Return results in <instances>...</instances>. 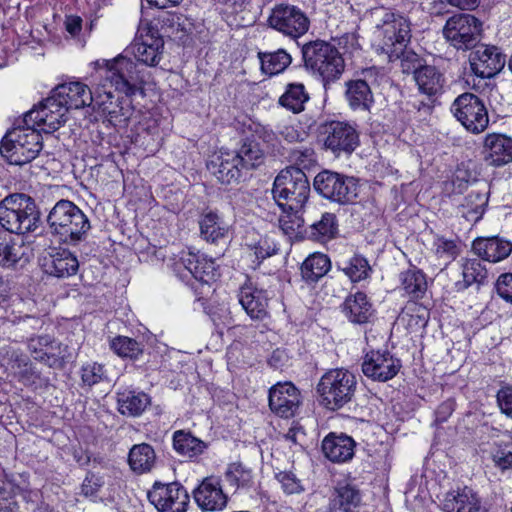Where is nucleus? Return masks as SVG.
<instances>
[{
	"mask_svg": "<svg viewBox=\"0 0 512 512\" xmlns=\"http://www.w3.org/2000/svg\"><path fill=\"white\" fill-rule=\"evenodd\" d=\"M28 350L34 360L53 369H63L69 360V348L49 335L32 337Z\"/></svg>",
	"mask_w": 512,
	"mask_h": 512,
	"instance_id": "nucleus-15",
	"label": "nucleus"
},
{
	"mask_svg": "<svg viewBox=\"0 0 512 512\" xmlns=\"http://www.w3.org/2000/svg\"><path fill=\"white\" fill-rule=\"evenodd\" d=\"M451 111L458 121L470 132H483L489 123L488 112L484 102L473 93H463L458 96Z\"/></svg>",
	"mask_w": 512,
	"mask_h": 512,
	"instance_id": "nucleus-14",
	"label": "nucleus"
},
{
	"mask_svg": "<svg viewBox=\"0 0 512 512\" xmlns=\"http://www.w3.org/2000/svg\"><path fill=\"white\" fill-rule=\"evenodd\" d=\"M482 22L474 15L457 13L443 27L444 39L458 51L472 50L482 39Z\"/></svg>",
	"mask_w": 512,
	"mask_h": 512,
	"instance_id": "nucleus-10",
	"label": "nucleus"
},
{
	"mask_svg": "<svg viewBox=\"0 0 512 512\" xmlns=\"http://www.w3.org/2000/svg\"><path fill=\"white\" fill-rule=\"evenodd\" d=\"M258 58L262 72L270 76L282 73L292 62L291 55L284 49L274 52H259Z\"/></svg>",
	"mask_w": 512,
	"mask_h": 512,
	"instance_id": "nucleus-45",
	"label": "nucleus"
},
{
	"mask_svg": "<svg viewBox=\"0 0 512 512\" xmlns=\"http://www.w3.org/2000/svg\"><path fill=\"white\" fill-rule=\"evenodd\" d=\"M304 66L321 78L325 89L339 80L345 70V61L339 50L330 42L314 40L301 48Z\"/></svg>",
	"mask_w": 512,
	"mask_h": 512,
	"instance_id": "nucleus-3",
	"label": "nucleus"
},
{
	"mask_svg": "<svg viewBox=\"0 0 512 512\" xmlns=\"http://www.w3.org/2000/svg\"><path fill=\"white\" fill-rule=\"evenodd\" d=\"M318 139L323 149L335 157L350 156L360 145L357 125L348 121L331 120L320 124Z\"/></svg>",
	"mask_w": 512,
	"mask_h": 512,
	"instance_id": "nucleus-8",
	"label": "nucleus"
},
{
	"mask_svg": "<svg viewBox=\"0 0 512 512\" xmlns=\"http://www.w3.org/2000/svg\"><path fill=\"white\" fill-rule=\"evenodd\" d=\"M234 152L245 171L257 169L264 164L266 159L265 152L254 139H244L239 149Z\"/></svg>",
	"mask_w": 512,
	"mask_h": 512,
	"instance_id": "nucleus-40",
	"label": "nucleus"
},
{
	"mask_svg": "<svg viewBox=\"0 0 512 512\" xmlns=\"http://www.w3.org/2000/svg\"><path fill=\"white\" fill-rule=\"evenodd\" d=\"M239 303L251 319L263 320L268 316V296L263 289L244 284L239 291Z\"/></svg>",
	"mask_w": 512,
	"mask_h": 512,
	"instance_id": "nucleus-29",
	"label": "nucleus"
},
{
	"mask_svg": "<svg viewBox=\"0 0 512 512\" xmlns=\"http://www.w3.org/2000/svg\"><path fill=\"white\" fill-rule=\"evenodd\" d=\"M284 438L291 442L293 445L303 446L302 442L305 439V432L301 427L292 426L288 432L284 435Z\"/></svg>",
	"mask_w": 512,
	"mask_h": 512,
	"instance_id": "nucleus-64",
	"label": "nucleus"
},
{
	"mask_svg": "<svg viewBox=\"0 0 512 512\" xmlns=\"http://www.w3.org/2000/svg\"><path fill=\"white\" fill-rule=\"evenodd\" d=\"M345 98L353 111L370 112L374 105V95L366 80L355 79L345 83Z\"/></svg>",
	"mask_w": 512,
	"mask_h": 512,
	"instance_id": "nucleus-32",
	"label": "nucleus"
},
{
	"mask_svg": "<svg viewBox=\"0 0 512 512\" xmlns=\"http://www.w3.org/2000/svg\"><path fill=\"white\" fill-rule=\"evenodd\" d=\"M246 246L254 253L258 263L278 252L276 244L267 236L259 237L258 240L246 243Z\"/></svg>",
	"mask_w": 512,
	"mask_h": 512,
	"instance_id": "nucleus-55",
	"label": "nucleus"
},
{
	"mask_svg": "<svg viewBox=\"0 0 512 512\" xmlns=\"http://www.w3.org/2000/svg\"><path fill=\"white\" fill-rule=\"evenodd\" d=\"M11 368L18 380L25 385L32 384L39 378V375L37 374L30 359L24 354L15 352L12 354Z\"/></svg>",
	"mask_w": 512,
	"mask_h": 512,
	"instance_id": "nucleus-49",
	"label": "nucleus"
},
{
	"mask_svg": "<svg viewBox=\"0 0 512 512\" xmlns=\"http://www.w3.org/2000/svg\"><path fill=\"white\" fill-rule=\"evenodd\" d=\"M268 26L292 40L305 35L310 28L306 13L295 5H275L267 19Z\"/></svg>",
	"mask_w": 512,
	"mask_h": 512,
	"instance_id": "nucleus-12",
	"label": "nucleus"
},
{
	"mask_svg": "<svg viewBox=\"0 0 512 512\" xmlns=\"http://www.w3.org/2000/svg\"><path fill=\"white\" fill-rule=\"evenodd\" d=\"M484 160L488 165L499 167L512 161V138L502 134L486 136L483 147Z\"/></svg>",
	"mask_w": 512,
	"mask_h": 512,
	"instance_id": "nucleus-24",
	"label": "nucleus"
},
{
	"mask_svg": "<svg viewBox=\"0 0 512 512\" xmlns=\"http://www.w3.org/2000/svg\"><path fill=\"white\" fill-rule=\"evenodd\" d=\"M101 486V479L90 473L85 477L81 485V494L85 497H95Z\"/></svg>",
	"mask_w": 512,
	"mask_h": 512,
	"instance_id": "nucleus-62",
	"label": "nucleus"
},
{
	"mask_svg": "<svg viewBox=\"0 0 512 512\" xmlns=\"http://www.w3.org/2000/svg\"><path fill=\"white\" fill-rule=\"evenodd\" d=\"M442 509L444 512H481V499L473 489L465 486L446 493Z\"/></svg>",
	"mask_w": 512,
	"mask_h": 512,
	"instance_id": "nucleus-30",
	"label": "nucleus"
},
{
	"mask_svg": "<svg viewBox=\"0 0 512 512\" xmlns=\"http://www.w3.org/2000/svg\"><path fill=\"white\" fill-rule=\"evenodd\" d=\"M208 168L222 184L239 182L245 171L235 152H224L211 160Z\"/></svg>",
	"mask_w": 512,
	"mask_h": 512,
	"instance_id": "nucleus-25",
	"label": "nucleus"
},
{
	"mask_svg": "<svg viewBox=\"0 0 512 512\" xmlns=\"http://www.w3.org/2000/svg\"><path fill=\"white\" fill-rule=\"evenodd\" d=\"M331 263L327 255L314 253L301 265V275L307 283H315L330 270Z\"/></svg>",
	"mask_w": 512,
	"mask_h": 512,
	"instance_id": "nucleus-43",
	"label": "nucleus"
},
{
	"mask_svg": "<svg viewBox=\"0 0 512 512\" xmlns=\"http://www.w3.org/2000/svg\"><path fill=\"white\" fill-rule=\"evenodd\" d=\"M469 64L477 77L492 78L504 68L506 56L497 46L479 43L471 50Z\"/></svg>",
	"mask_w": 512,
	"mask_h": 512,
	"instance_id": "nucleus-17",
	"label": "nucleus"
},
{
	"mask_svg": "<svg viewBox=\"0 0 512 512\" xmlns=\"http://www.w3.org/2000/svg\"><path fill=\"white\" fill-rule=\"evenodd\" d=\"M341 270L352 282H359L369 276L371 267L365 257L362 255H355L348 262L344 263Z\"/></svg>",
	"mask_w": 512,
	"mask_h": 512,
	"instance_id": "nucleus-53",
	"label": "nucleus"
},
{
	"mask_svg": "<svg viewBox=\"0 0 512 512\" xmlns=\"http://www.w3.org/2000/svg\"><path fill=\"white\" fill-rule=\"evenodd\" d=\"M429 310L418 303H411L401 313V319L407 320V326L413 331L426 327L429 320Z\"/></svg>",
	"mask_w": 512,
	"mask_h": 512,
	"instance_id": "nucleus-50",
	"label": "nucleus"
},
{
	"mask_svg": "<svg viewBox=\"0 0 512 512\" xmlns=\"http://www.w3.org/2000/svg\"><path fill=\"white\" fill-rule=\"evenodd\" d=\"M313 186L323 198L339 205L353 204L359 193L358 178L331 170L319 172Z\"/></svg>",
	"mask_w": 512,
	"mask_h": 512,
	"instance_id": "nucleus-9",
	"label": "nucleus"
},
{
	"mask_svg": "<svg viewBox=\"0 0 512 512\" xmlns=\"http://www.w3.org/2000/svg\"><path fill=\"white\" fill-rule=\"evenodd\" d=\"M387 56L390 62L400 60L402 72L405 74H413V77L416 75L418 70L422 69V67L426 65L425 59L413 50L408 49L407 45H404L402 49H399V52L388 53Z\"/></svg>",
	"mask_w": 512,
	"mask_h": 512,
	"instance_id": "nucleus-48",
	"label": "nucleus"
},
{
	"mask_svg": "<svg viewBox=\"0 0 512 512\" xmlns=\"http://www.w3.org/2000/svg\"><path fill=\"white\" fill-rule=\"evenodd\" d=\"M50 233L59 242L77 245L84 241L91 229L87 215L72 201L61 199L47 215Z\"/></svg>",
	"mask_w": 512,
	"mask_h": 512,
	"instance_id": "nucleus-2",
	"label": "nucleus"
},
{
	"mask_svg": "<svg viewBox=\"0 0 512 512\" xmlns=\"http://www.w3.org/2000/svg\"><path fill=\"white\" fill-rule=\"evenodd\" d=\"M107 67L106 78L112 86L125 96L135 95L145 84L144 70L126 56L119 55L113 60L104 61Z\"/></svg>",
	"mask_w": 512,
	"mask_h": 512,
	"instance_id": "nucleus-11",
	"label": "nucleus"
},
{
	"mask_svg": "<svg viewBox=\"0 0 512 512\" xmlns=\"http://www.w3.org/2000/svg\"><path fill=\"white\" fill-rule=\"evenodd\" d=\"M496 290L502 299L512 304V273L499 276L496 282Z\"/></svg>",
	"mask_w": 512,
	"mask_h": 512,
	"instance_id": "nucleus-61",
	"label": "nucleus"
},
{
	"mask_svg": "<svg viewBox=\"0 0 512 512\" xmlns=\"http://www.w3.org/2000/svg\"><path fill=\"white\" fill-rule=\"evenodd\" d=\"M462 276L463 280L455 283L457 291H463L473 284H485L488 271L479 259H466L462 264Z\"/></svg>",
	"mask_w": 512,
	"mask_h": 512,
	"instance_id": "nucleus-41",
	"label": "nucleus"
},
{
	"mask_svg": "<svg viewBox=\"0 0 512 512\" xmlns=\"http://www.w3.org/2000/svg\"><path fill=\"white\" fill-rule=\"evenodd\" d=\"M272 194L282 211L304 210L310 195V182L301 168L289 166L274 179Z\"/></svg>",
	"mask_w": 512,
	"mask_h": 512,
	"instance_id": "nucleus-6",
	"label": "nucleus"
},
{
	"mask_svg": "<svg viewBox=\"0 0 512 512\" xmlns=\"http://www.w3.org/2000/svg\"><path fill=\"white\" fill-rule=\"evenodd\" d=\"M303 213L304 210L283 211V215L279 218V225L285 235L289 237L304 235L306 227Z\"/></svg>",
	"mask_w": 512,
	"mask_h": 512,
	"instance_id": "nucleus-51",
	"label": "nucleus"
},
{
	"mask_svg": "<svg viewBox=\"0 0 512 512\" xmlns=\"http://www.w3.org/2000/svg\"><path fill=\"white\" fill-rule=\"evenodd\" d=\"M150 402V397L144 392L124 391L118 394L119 411L123 415L139 416Z\"/></svg>",
	"mask_w": 512,
	"mask_h": 512,
	"instance_id": "nucleus-42",
	"label": "nucleus"
},
{
	"mask_svg": "<svg viewBox=\"0 0 512 512\" xmlns=\"http://www.w3.org/2000/svg\"><path fill=\"white\" fill-rule=\"evenodd\" d=\"M488 204V194L480 190H472L461 204L462 216L469 222L476 223L484 215Z\"/></svg>",
	"mask_w": 512,
	"mask_h": 512,
	"instance_id": "nucleus-44",
	"label": "nucleus"
},
{
	"mask_svg": "<svg viewBox=\"0 0 512 512\" xmlns=\"http://www.w3.org/2000/svg\"><path fill=\"white\" fill-rule=\"evenodd\" d=\"M355 441L346 434H328L322 441V451L332 462L342 463L354 456Z\"/></svg>",
	"mask_w": 512,
	"mask_h": 512,
	"instance_id": "nucleus-31",
	"label": "nucleus"
},
{
	"mask_svg": "<svg viewBox=\"0 0 512 512\" xmlns=\"http://www.w3.org/2000/svg\"><path fill=\"white\" fill-rule=\"evenodd\" d=\"M130 96L116 98L111 92H105L96 98L93 109L105 116L114 127H126L134 114Z\"/></svg>",
	"mask_w": 512,
	"mask_h": 512,
	"instance_id": "nucleus-19",
	"label": "nucleus"
},
{
	"mask_svg": "<svg viewBox=\"0 0 512 512\" xmlns=\"http://www.w3.org/2000/svg\"><path fill=\"white\" fill-rule=\"evenodd\" d=\"M66 114V108L59 103L56 95L52 92L49 97L24 115L22 123L32 125L40 132L51 134L66 122Z\"/></svg>",
	"mask_w": 512,
	"mask_h": 512,
	"instance_id": "nucleus-13",
	"label": "nucleus"
},
{
	"mask_svg": "<svg viewBox=\"0 0 512 512\" xmlns=\"http://www.w3.org/2000/svg\"><path fill=\"white\" fill-rule=\"evenodd\" d=\"M181 269L186 273L181 274V278H187L188 274L196 280L209 283L217 275L215 262L204 254L193 252H182L179 260L174 263V270L179 272Z\"/></svg>",
	"mask_w": 512,
	"mask_h": 512,
	"instance_id": "nucleus-21",
	"label": "nucleus"
},
{
	"mask_svg": "<svg viewBox=\"0 0 512 512\" xmlns=\"http://www.w3.org/2000/svg\"><path fill=\"white\" fill-rule=\"evenodd\" d=\"M401 366V361L389 351L372 350L364 357L362 372L375 381L386 382L398 374Z\"/></svg>",
	"mask_w": 512,
	"mask_h": 512,
	"instance_id": "nucleus-20",
	"label": "nucleus"
},
{
	"mask_svg": "<svg viewBox=\"0 0 512 512\" xmlns=\"http://www.w3.org/2000/svg\"><path fill=\"white\" fill-rule=\"evenodd\" d=\"M200 235L208 242L215 243L219 239L224 238L228 232V227L213 210L205 209L199 217Z\"/></svg>",
	"mask_w": 512,
	"mask_h": 512,
	"instance_id": "nucleus-36",
	"label": "nucleus"
},
{
	"mask_svg": "<svg viewBox=\"0 0 512 512\" xmlns=\"http://www.w3.org/2000/svg\"><path fill=\"white\" fill-rule=\"evenodd\" d=\"M43 149L40 130L22 120L7 131L0 142V153L11 165L22 166L34 160Z\"/></svg>",
	"mask_w": 512,
	"mask_h": 512,
	"instance_id": "nucleus-5",
	"label": "nucleus"
},
{
	"mask_svg": "<svg viewBox=\"0 0 512 512\" xmlns=\"http://www.w3.org/2000/svg\"><path fill=\"white\" fill-rule=\"evenodd\" d=\"M310 96L303 83L293 82L286 85L284 93L280 96L278 103L294 114L305 110V105Z\"/></svg>",
	"mask_w": 512,
	"mask_h": 512,
	"instance_id": "nucleus-38",
	"label": "nucleus"
},
{
	"mask_svg": "<svg viewBox=\"0 0 512 512\" xmlns=\"http://www.w3.org/2000/svg\"><path fill=\"white\" fill-rule=\"evenodd\" d=\"M66 112L69 109H80L85 106L95 104L96 98L93 97L90 88L82 82H70L58 85L52 91Z\"/></svg>",
	"mask_w": 512,
	"mask_h": 512,
	"instance_id": "nucleus-23",
	"label": "nucleus"
},
{
	"mask_svg": "<svg viewBox=\"0 0 512 512\" xmlns=\"http://www.w3.org/2000/svg\"><path fill=\"white\" fill-rule=\"evenodd\" d=\"M357 389L356 376L347 369H330L317 384L319 401L326 409L337 411L354 400Z\"/></svg>",
	"mask_w": 512,
	"mask_h": 512,
	"instance_id": "nucleus-7",
	"label": "nucleus"
},
{
	"mask_svg": "<svg viewBox=\"0 0 512 512\" xmlns=\"http://www.w3.org/2000/svg\"><path fill=\"white\" fill-rule=\"evenodd\" d=\"M472 249L479 257L488 262H499L512 252V243L499 237L477 238Z\"/></svg>",
	"mask_w": 512,
	"mask_h": 512,
	"instance_id": "nucleus-33",
	"label": "nucleus"
},
{
	"mask_svg": "<svg viewBox=\"0 0 512 512\" xmlns=\"http://www.w3.org/2000/svg\"><path fill=\"white\" fill-rule=\"evenodd\" d=\"M362 500V494L356 484L350 480L338 481L332 492L329 510L352 512Z\"/></svg>",
	"mask_w": 512,
	"mask_h": 512,
	"instance_id": "nucleus-28",
	"label": "nucleus"
},
{
	"mask_svg": "<svg viewBox=\"0 0 512 512\" xmlns=\"http://www.w3.org/2000/svg\"><path fill=\"white\" fill-rule=\"evenodd\" d=\"M110 347L120 357L137 358L143 351L139 342L126 336L115 337Z\"/></svg>",
	"mask_w": 512,
	"mask_h": 512,
	"instance_id": "nucleus-54",
	"label": "nucleus"
},
{
	"mask_svg": "<svg viewBox=\"0 0 512 512\" xmlns=\"http://www.w3.org/2000/svg\"><path fill=\"white\" fill-rule=\"evenodd\" d=\"M44 271L57 278H68L76 275L79 269L77 257L68 249H54L44 259Z\"/></svg>",
	"mask_w": 512,
	"mask_h": 512,
	"instance_id": "nucleus-27",
	"label": "nucleus"
},
{
	"mask_svg": "<svg viewBox=\"0 0 512 512\" xmlns=\"http://www.w3.org/2000/svg\"><path fill=\"white\" fill-rule=\"evenodd\" d=\"M104 378V367L98 363L84 365L81 369V379L89 387L101 382Z\"/></svg>",
	"mask_w": 512,
	"mask_h": 512,
	"instance_id": "nucleus-59",
	"label": "nucleus"
},
{
	"mask_svg": "<svg viewBox=\"0 0 512 512\" xmlns=\"http://www.w3.org/2000/svg\"><path fill=\"white\" fill-rule=\"evenodd\" d=\"M173 447L184 456L194 457L201 454L207 446L191 432L178 430L173 434Z\"/></svg>",
	"mask_w": 512,
	"mask_h": 512,
	"instance_id": "nucleus-47",
	"label": "nucleus"
},
{
	"mask_svg": "<svg viewBox=\"0 0 512 512\" xmlns=\"http://www.w3.org/2000/svg\"><path fill=\"white\" fill-rule=\"evenodd\" d=\"M290 161L294 163V167L304 169L310 168L316 163L315 152L312 148L292 149L289 153Z\"/></svg>",
	"mask_w": 512,
	"mask_h": 512,
	"instance_id": "nucleus-58",
	"label": "nucleus"
},
{
	"mask_svg": "<svg viewBox=\"0 0 512 512\" xmlns=\"http://www.w3.org/2000/svg\"><path fill=\"white\" fill-rule=\"evenodd\" d=\"M374 34L378 49L384 53L399 52L411 39V22L404 11L380 7L374 10Z\"/></svg>",
	"mask_w": 512,
	"mask_h": 512,
	"instance_id": "nucleus-4",
	"label": "nucleus"
},
{
	"mask_svg": "<svg viewBox=\"0 0 512 512\" xmlns=\"http://www.w3.org/2000/svg\"><path fill=\"white\" fill-rule=\"evenodd\" d=\"M225 477L235 489L249 488L253 484L251 469L242 463H231L225 472Z\"/></svg>",
	"mask_w": 512,
	"mask_h": 512,
	"instance_id": "nucleus-52",
	"label": "nucleus"
},
{
	"mask_svg": "<svg viewBox=\"0 0 512 512\" xmlns=\"http://www.w3.org/2000/svg\"><path fill=\"white\" fill-rule=\"evenodd\" d=\"M402 289L413 298H422L427 290V280L425 274L412 267L400 274Z\"/></svg>",
	"mask_w": 512,
	"mask_h": 512,
	"instance_id": "nucleus-46",
	"label": "nucleus"
},
{
	"mask_svg": "<svg viewBox=\"0 0 512 512\" xmlns=\"http://www.w3.org/2000/svg\"><path fill=\"white\" fill-rule=\"evenodd\" d=\"M163 47V38L151 33L150 35L147 34L141 41L133 43L131 48L138 62L147 66H156L161 60Z\"/></svg>",
	"mask_w": 512,
	"mask_h": 512,
	"instance_id": "nucleus-35",
	"label": "nucleus"
},
{
	"mask_svg": "<svg viewBox=\"0 0 512 512\" xmlns=\"http://www.w3.org/2000/svg\"><path fill=\"white\" fill-rule=\"evenodd\" d=\"M270 410L281 418L294 417L302 403L300 390L291 382H278L269 389Z\"/></svg>",
	"mask_w": 512,
	"mask_h": 512,
	"instance_id": "nucleus-18",
	"label": "nucleus"
},
{
	"mask_svg": "<svg viewBox=\"0 0 512 512\" xmlns=\"http://www.w3.org/2000/svg\"><path fill=\"white\" fill-rule=\"evenodd\" d=\"M341 311L349 322L357 325L370 322L375 312L367 295L361 291L349 294L341 304Z\"/></svg>",
	"mask_w": 512,
	"mask_h": 512,
	"instance_id": "nucleus-26",
	"label": "nucleus"
},
{
	"mask_svg": "<svg viewBox=\"0 0 512 512\" xmlns=\"http://www.w3.org/2000/svg\"><path fill=\"white\" fill-rule=\"evenodd\" d=\"M193 497L203 511H220L226 506L228 500L220 480L213 476L206 477L194 489Z\"/></svg>",
	"mask_w": 512,
	"mask_h": 512,
	"instance_id": "nucleus-22",
	"label": "nucleus"
},
{
	"mask_svg": "<svg viewBox=\"0 0 512 512\" xmlns=\"http://www.w3.org/2000/svg\"><path fill=\"white\" fill-rule=\"evenodd\" d=\"M40 223V212L35 200L26 194H11L0 202V265L14 267L24 256V242L15 234L35 231Z\"/></svg>",
	"mask_w": 512,
	"mask_h": 512,
	"instance_id": "nucleus-1",
	"label": "nucleus"
},
{
	"mask_svg": "<svg viewBox=\"0 0 512 512\" xmlns=\"http://www.w3.org/2000/svg\"><path fill=\"white\" fill-rule=\"evenodd\" d=\"M147 497L159 512H186L189 504L187 491L177 482H155Z\"/></svg>",
	"mask_w": 512,
	"mask_h": 512,
	"instance_id": "nucleus-16",
	"label": "nucleus"
},
{
	"mask_svg": "<svg viewBox=\"0 0 512 512\" xmlns=\"http://www.w3.org/2000/svg\"><path fill=\"white\" fill-rule=\"evenodd\" d=\"M491 458L495 467L500 470L512 469V442L496 443V447L491 451Z\"/></svg>",
	"mask_w": 512,
	"mask_h": 512,
	"instance_id": "nucleus-56",
	"label": "nucleus"
},
{
	"mask_svg": "<svg viewBox=\"0 0 512 512\" xmlns=\"http://www.w3.org/2000/svg\"><path fill=\"white\" fill-rule=\"evenodd\" d=\"M418 90L428 97H436L444 92L446 78L444 73L434 65L426 64L413 77Z\"/></svg>",
	"mask_w": 512,
	"mask_h": 512,
	"instance_id": "nucleus-34",
	"label": "nucleus"
},
{
	"mask_svg": "<svg viewBox=\"0 0 512 512\" xmlns=\"http://www.w3.org/2000/svg\"><path fill=\"white\" fill-rule=\"evenodd\" d=\"M275 478L286 494H298L304 491L301 480L291 471H279L275 474Z\"/></svg>",
	"mask_w": 512,
	"mask_h": 512,
	"instance_id": "nucleus-57",
	"label": "nucleus"
},
{
	"mask_svg": "<svg viewBox=\"0 0 512 512\" xmlns=\"http://www.w3.org/2000/svg\"><path fill=\"white\" fill-rule=\"evenodd\" d=\"M455 410V401L453 399H447L442 402L435 411V421L437 423H443L451 416Z\"/></svg>",
	"mask_w": 512,
	"mask_h": 512,
	"instance_id": "nucleus-63",
	"label": "nucleus"
},
{
	"mask_svg": "<svg viewBox=\"0 0 512 512\" xmlns=\"http://www.w3.org/2000/svg\"><path fill=\"white\" fill-rule=\"evenodd\" d=\"M156 462L153 447L147 443L134 445L128 454V463L132 471L137 474L150 472Z\"/></svg>",
	"mask_w": 512,
	"mask_h": 512,
	"instance_id": "nucleus-39",
	"label": "nucleus"
},
{
	"mask_svg": "<svg viewBox=\"0 0 512 512\" xmlns=\"http://www.w3.org/2000/svg\"><path fill=\"white\" fill-rule=\"evenodd\" d=\"M338 231L336 215L325 212L321 218L309 224L304 230V235L314 241L325 242L335 237Z\"/></svg>",
	"mask_w": 512,
	"mask_h": 512,
	"instance_id": "nucleus-37",
	"label": "nucleus"
},
{
	"mask_svg": "<svg viewBox=\"0 0 512 512\" xmlns=\"http://www.w3.org/2000/svg\"><path fill=\"white\" fill-rule=\"evenodd\" d=\"M496 400L500 411L512 418V385L502 386L497 391Z\"/></svg>",
	"mask_w": 512,
	"mask_h": 512,
	"instance_id": "nucleus-60",
	"label": "nucleus"
}]
</instances>
